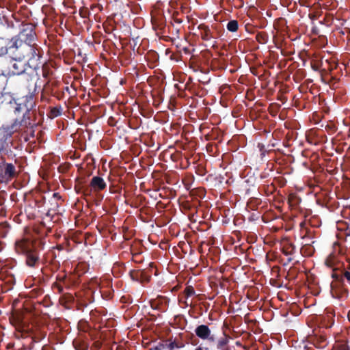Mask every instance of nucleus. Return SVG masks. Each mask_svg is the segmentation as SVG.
I'll list each match as a JSON object with an SVG mask.
<instances>
[{"label":"nucleus","instance_id":"nucleus-1","mask_svg":"<svg viewBox=\"0 0 350 350\" xmlns=\"http://www.w3.org/2000/svg\"><path fill=\"white\" fill-rule=\"evenodd\" d=\"M9 49L15 58L25 59L34 66H37L42 56V49L37 44H29L15 40H10Z\"/></svg>","mask_w":350,"mask_h":350},{"label":"nucleus","instance_id":"nucleus-2","mask_svg":"<svg viewBox=\"0 0 350 350\" xmlns=\"http://www.w3.org/2000/svg\"><path fill=\"white\" fill-rule=\"evenodd\" d=\"M12 18L18 24L19 32L17 35L12 37L11 40H15L29 44H36L37 35L36 33V27L32 23H20V19L16 14H12Z\"/></svg>","mask_w":350,"mask_h":350},{"label":"nucleus","instance_id":"nucleus-3","mask_svg":"<svg viewBox=\"0 0 350 350\" xmlns=\"http://www.w3.org/2000/svg\"><path fill=\"white\" fill-rule=\"evenodd\" d=\"M24 120L15 119L11 124L3 125L0 128V143L3 145V149L7 153H12V151L9 148L10 139L12 135L18 131L21 126H23Z\"/></svg>","mask_w":350,"mask_h":350},{"label":"nucleus","instance_id":"nucleus-4","mask_svg":"<svg viewBox=\"0 0 350 350\" xmlns=\"http://www.w3.org/2000/svg\"><path fill=\"white\" fill-rule=\"evenodd\" d=\"M16 176L15 166L12 163L5 162L3 155L1 156L0 183L11 180Z\"/></svg>","mask_w":350,"mask_h":350},{"label":"nucleus","instance_id":"nucleus-5","mask_svg":"<svg viewBox=\"0 0 350 350\" xmlns=\"http://www.w3.org/2000/svg\"><path fill=\"white\" fill-rule=\"evenodd\" d=\"M31 64L27 60L17 59L12 56L9 65V72L12 75H21L25 72Z\"/></svg>","mask_w":350,"mask_h":350},{"label":"nucleus","instance_id":"nucleus-6","mask_svg":"<svg viewBox=\"0 0 350 350\" xmlns=\"http://www.w3.org/2000/svg\"><path fill=\"white\" fill-rule=\"evenodd\" d=\"M7 99L8 100V103L9 104L14 105L15 114L23 112V118L21 120H24L23 125L26 126L27 124V122L26 121V118L27 119H29V117L28 116L29 114V109L25 105H23L22 104L20 103H16L15 99L10 96H7Z\"/></svg>","mask_w":350,"mask_h":350},{"label":"nucleus","instance_id":"nucleus-7","mask_svg":"<svg viewBox=\"0 0 350 350\" xmlns=\"http://www.w3.org/2000/svg\"><path fill=\"white\" fill-rule=\"evenodd\" d=\"M25 263L32 268H38L40 265V259L37 251L34 250H27L25 252Z\"/></svg>","mask_w":350,"mask_h":350},{"label":"nucleus","instance_id":"nucleus-8","mask_svg":"<svg viewBox=\"0 0 350 350\" xmlns=\"http://www.w3.org/2000/svg\"><path fill=\"white\" fill-rule=\"evenodd\" d=\"M196 335L202 340H207L209 342H214L215 338L211 334V331L208 325H200L195 329Z\"/></svg>","mask_w":350,"mask_h":350},{"label":"nucleus","instance_id":"nucleus-9","mask_svg":"<svg viewBox=\"0 0 350 350\" xmlns=\"http://www.w3.org/2000/svg\"><path fill=\"white\" fill-rule=\"evenodd\" d=\"M56 281L59 282L66 289H70L76 283L75 276L67 275L65 273H59L56 276Z\"/></svg>","mask_w":350,"mask_h":350},{"label":"nucleus","instance_id":"nucleus-10","mask_svg":"<svg viewBox=\"0 0 350 350\" xmlns=\"http://www.w3.org/2000/svg\"><path fill=\"white\" fill-rule=\"evenodd\" d=\"M90 185L94 192L103 191L107 187V184L104 179L98 176L92 177Z\"/></svg>","mask_w":350,"mask_h":350},{"label":"nucleus","instance_id":"nucleus-11","mask_svg":"<svg viewBox=\"0 0 350 350\" xmlns=\"http://www.w3.org/2000/svg\"><path fill=\"white\" fill-rule=\"evenodd\" d=\"M130 276L133 280L140 283L148 282L150 280V276L142 270H131L130 271Z\"/></svg>","mask_w":350,"mask_h":350},{"label":"nucleus","instance_id":"nucleus-12","mask_svg":"<svg viewBox=\"0 0 350 350\" xmlns=\"http://www.w3.org/2000/svg\"><path fill=\"white\" fill-rule=\"evenodd\" d=\"M198 28L201 31L200 36L202 40L207 41L215 38L208 25L202 23L199 25Z\"/></svg>","mask_w":350,"mask_h":350},{"label":"nucleus","instance_id":"nucleus-13","mask_svg":"<svg viewBox=\"0 0 350 350\" xmlns=\"http://www.w3.org/2000/svg\"><path fill=\"white\" fill-rule=\"evenodd\" d=\"M332 278H334L336 281L338 282H343L344 279L345 278L348 283L350 284V272L347 271H342L340 273H338L335 272L334 270L332 273Z\"/></svg>","mask_w":350,"mask_h":350},{"label":"nucleus","instance_id":"nucleus-14","mask_svg":"<svg viewBox=\"0 0 350 350\" xmlns=\"http://www.w3.org/2000/svg\"><path fill=\"white\" fill-rule=\"evenodd\" d=\"M59 301L62 306L66 308H69V305L74 302L75 298L70 293H64L59 297Z\"/></svg>","mask_w":350,"mask_h":350},{"label":"nucleus","instance_id":"nucleus-15","mask_svg":"<svg viewBox=\"0 0 350 350\" xmlns=\"http://www.w3.org/2000/svg\"><path fill=\"white\" fill-rule=\"evenodd\" d=\"M63 108L61 105H57L55 107H50V111L48 113L49 118L53 119L60 116L62 114Z\"/></svg>","mask_w":350,"mask_h":350},{"label":"nucleus","instance_id":"nucleus-16","mask_svg":"<svg viewBox=\"0 0 350 350\" xmlns=\"http://www.w3.org/2000/svg\"><path fill=\"white\" fill-rule=\"evenodd\" d=\"M227 29L230 32H235L239 29V23L237 20H231L228 21L226 25Z\"/></svg>","mask_w":350,"mask_h":350},{"label":"nucleus","instance_id":"nucleus-17","mask_svg":"<svg viewBox=\"0 0 350 350\" xmlns=\"http://www.w3.org/2000/svg\"><path fill=\"white\" fill-rule=\"evenodd\" d=\"M295 247L293 243H289L282 248V253L286 256L292 255L295 253Z\"/></svg>","mask_w":350,"mask_h":350},{"label":"nucleus","instance_id":"nucleus-18","mask_svg":"<svg viewBox=\"0 0 350 350\" xmlns=\"http://www.w3.org/2000/svg\"><path fill=\"white\" fill-rule=\"evenodd\" d=\"M52 70L49 65L46 63L42 66V75L44 78L48 79L52 75Z\"/></svg>","mask_w":350,"mask_h":350},{"label":"nucleus","instance_id":"nucleus-19","mask_svg":"<svg viewBox=\"0 0 350 350\" xmlns=\"http://www.w3.org/2000/svg\"><path fill=\"white\" fill-rule=\"evenodd\" d=\"M168 349H181L185 347V345L182 342H178L176 340H170V342L166 345Z\"/></svg>","mask_w":350,"mask_h":350},{"label":"nucleus","instance_id":"nucleus-20","mask_svg":"<svg viewBox=\"0 0 350 350\" xmlns=\"http://www.w3.org/2000/svg\"><path fill=\"white\" fill-rule=\"evenodd\" d=\"M256 40L260 44H265L268 40V35L265 32H258L256 36Z\"/></svg>","mask_w":350,"mask_h":350},{"label":"nucleus","instance_id":"nucleus-21","mask_svg":"<svg viewBox=\"0 0 350 350\" xmlns=\"http://www.w3.org/2000/svg\"><path fill=\"white\" fill-rule=\"evenodd\" d=\"M184 294L186 299L191 297L196 294V291L192 286H187L184 290Z\"/></svg>","mask_w":350,"mask_h":350},{"label":"nucleus","instance_id":"nucleus-22","mask_svg":"<svg viewBox=\"0 0 350 350\" xmlns=\"http://www.w3.org/2000/svg\"><path fill=\"white\" fill-rule=\"evenodd\" d=\"M228 342V340L227 338V336L224 334V336L223 338H221L217 344V349H222L224 347H225Z\"/></svg>","mask_w":350,"mask_h":350},{"label":"nucleus","instance_id":"nucleus-23","mask_svg":"<svg viewBox=\"0 0 350 350\" xmlns=\"http://www.w3.org/2000/svg\"><path fill=\"white\" fill-rule=\"evenodd\" d=\"M64 246L62 245H57L56 247H53L51 250V254L53 256V259L55 260L57 257H59V254H57L55 250H58L59 252L64 250Z\"/></svg>","mask_w":350,"mask_h":350},{"label":"nucleus","instance_id":"nucleus-24","mask_svg":"<svg viewBox=\"0 0 350 350\" xmlns=\"http://www.w3.org/2000/svg\"><path fill=\"white\" fill-rule=\"evenodd\" d=\"M52 288L53 289H57V293L59 294H64V287L61 284H59V282H57V281H55V282H54L52 285Z\"/></svg>","mask_w":350,"mask_h":350},{"label":"nucleus","instance_id":"nucleus-25","mask_svg":"<svg viewBox=\"0 0 350 350\" xmlns=\"http://www.w3.org/2000/svg\"><path fill=\"white\" fill-rule=\"evenodd\" d=\"M79 14L82 18H88L90 15V10L86 8H83L79 10Z\"/></svg>","mask_w":350,"mask_h":350},{"label":"nucleus","instance_id":"nucleus-26","mask_svg":"<svg viewBox=\"0 0 350 350\" xmlns=\"http://www.w3.org/2000/svg\"><path fill=\"white\" fill-rule=\"evenodd\" d=\"M179 13L178 12H174L172 14V18L174 21L178 24H180L183 22V20L178 18Z\"/></svg>","mask_w":350,"mask_h":350},{"label":"nucleus","instance_id":"nucleus-27","mask_svg":"<svg viewBox=\"0 0 350 350\" xmlns=\"http://www.w3.org/2000/svg\"><path fill=\"white\" fill-rule=\"evenodd\" d=\"M131 253L133 255V260L134 261L138 262L137 257L139 256L140 252H135L134 248L131 249Z\"/></svg>","mask_w":350,"mask_h":350},{"label":"nucleus","instance_id":"nucleus-28","mask_svg":"<svg viewBox=\"0 0 350 350\" xmlns=\"http://www.w3.org/2000/svg\"><path fill=\"white\" fill-rule=\"evenodd\" d=\"M70 88L68 87V86H65L63 88V90H62V94H64V93H67L69 95H71L72 94V92L70 91Z\"/></svg>","mask_w":350,"mask_h":350},{"label":"nucleus","instance_id":"nucleus-29","mask_svg":"<svg viewBox=\"0 0 350 350\" xmlns=\"http://www.w3.org/2000/svg\"><path fill=\"white\" fill-rule=\"evenodd\" d=\"M64 94H62V91L59 93H57L56 94V97L57 98V99L60 100L62 98L63 96H64Z\"/></svg>","mask_w":350,"mask_h":350},{"label":"nucleus","instance_id":"nucleus-30","mask_svg":"<svg viewBox=\"0 0 350 350\" xmlns=\"http://www.w3.org/2000/svg\"><path fill=\"white\" fill-rule=\"evenodd\" d=\"M7 23H8V26H10V27H12V28H16V27H17V26H16V25H15L13 23V22H12V21H11L10 24L8 23V21H7Z\"/></svg>","mask_w":350,"mask_h":350},{"label":"nucleus","instance_id":"nucleus-31","mask_svg":"<svg viewBox=\"0 0 350 350\" xmlns=\"http://www.w3.org/2000/svg\"><path fill=\"white\" fill-rule=\"evenodd\" d=\"M325 264L327 266L329 267H332V262L329 260H326L325 261Z\"/></svg>","mask_w":350,"mask_h":350},{"label":"nucleus","instance_id":"nucleus-32","mask_svg":"<svg viewBox=\"0 0 350 350\" xmlns=\"http://www.w3.org/2000/svg\"><path fill=\"white\" fill-rule=\"evenodd\" d=\"M94 8H98L100 10H101V6L99 5H92L91 9L94 10Z\"/></svg>","mask_w":350,"mask_h":350},{"label":"nucleus","instance_id":"nucleus-33","mask_svg":"<svg viewBox=\"0 0 350 350\" xmlns=\"http://www.w3.org/2000/svg\"><path fill=\"white\" fill-rule=\"evenodd\" d=\"M164 347V345L161 344L159 346L155 347V350H161L162 347Z\"/></svg>","mask_w":350,"mask_h":350},{"label":"nucleus","instance_id":"nucleus-34","mask_svg":"<svg viewBox=\"0 0 350 350\" xmlns=\"http://www.w3.org/2000/svg\"><path fill=\"white\" fill-rule=\"evenodd\" d=\"M184 304H185V307H188V306L191 305V303L189 304L188 301L186 300V301H184Z\"/></svg>","mask_w":350,"mask_h":350},{"label":"nucleus","instance_id":"nucleus-35","mask_svg":"<svg viewBox=\"0 0 350 350\" xmlns=\"http://www.w3.org/2000/svg\"><path fill=\"white\" fill-rule=\"evenodd\" d=\"M94 42L97 44H100V40L99 39H96L95 36H94Z\"/></svg>","mask_w":350,"mask_h":350},{"label":"nucleus","instance_id":"nucleus-36","mask_svg":"<svg viewBox=\"0 0 350 350\" xmlns=\"http://www.w3.org/2000/svg\"><path fill=\"white\" fill-rule=\"evenodd\" d=\"M311 66H312V68L313 70H318V67L316 66L314 64H312Z\"/></svg>","mask_w":350,"mask_h":350},{"label":"nucleus","instance_id":"nucleus-37","mask_svg":"<svg viewBox=\"0 0 350 350\" xmlns=\"http://www.w3.org/2000/svg\"><path fill=\"white\" fill-rule=\"evenodd\" d=\"M340 350H347V348L345 346H342Z\"/></svg>","mask_w":350,"mask_h":350},{"label":"nucleus","instance_id":"nucleus-38","mask_svg":"<svg viewBox=\"0 0 350 350\" xmlns=\"http://www.w3.org/2000/svg\"><path fill=\"white\" fill-rule=\"evenodd\" d=\"M43 293V291L42 289H38V294H42Z\"/></svg>","mask_w":350,"mask_h":350},{"label":"nucleus","instance_id":"nucleus-39","mask_svg":"<svg viewBox=\"0 0 350 350\" xmlns=\"http://www.w3.org/2000/svg\"><path fill=\"white\" fill-rule=\"evenodd\" d=\"M347 317H348V319H349V321L350 322V310L348 312Z\"/></svg>","mask_w":350,"mask_h":350},{"label":"nucleus","instance_id":"nucleus-40","mask_svg":"<svg viewBox=\"0 0 350 350\" xmlns=\"http://www.w3.org/2000/svg\"><path fill=\"white\" fill-rule=\"evenodd\" d=\"M195 350H203L202 347H198Z\"/></svg>","mask_w":350,"mask_h":350},{"label":"nucleus","instance_id":"nucleus-41","mask_svg":"<svg viewBox=\"0 0 350 350\" xmlns=\"http://www.w3.org/2000/svg\"><path fill=\"white\" fill-rule=\"evenodd\" d=\"M291 260H292V258H288V262H290V261H291Z\"/></svg>","mask_w":350,"mask_h":350},{"label":"nucleus","instance_id":"nucleus-42","mask_svg":"<svg viewBox=\"0 0 350 350\" xmlns=\"http://www.w3.org/2000/svg\"><path fill=\"white\" fill-rule=\"evenodd\" d=\"M4 20H7L6 17L5 16H3Z\"/></svg>","mask_w":350,"mask_h":350},{"label":"nucleus","instance_id":"nucleus-43","mask_svg":"<svg viewBox=\"0 0 350 350\" xmlns=\"http://www.w3.org/2000/svg\"><path fill=\"white\" fill-rule=\"evenodd\" d=\"M170 350H175V349H169Z\"/></svg>","mask_w":350,"mask_h":350}]
</instances>
